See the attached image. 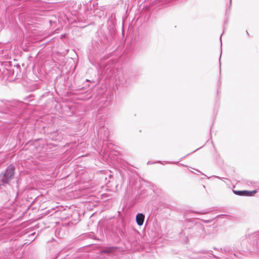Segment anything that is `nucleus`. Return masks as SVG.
<instances>
[{"mask_svg": "<svg viewBox=\"0 0 259 259\" xmlns=\"http://www.w3.org/2000/svg\"><path fill=\"white\" fill-rule=\"evenodd\" d=\"M183 233L194 237H203L205 235L204 226L200 222L195 221L188 222L185 224L184 230L182 231L180 235Z\"/></svg>", "mask_w": 259, "mask_h": 259, "instance_id": "obj_1", "label": "nucleus"}, {"mask_svg": "<svg viewBox=\"0 0 259 259\" xmlns=\"http://www.w3.org/2000/svg\"><path fill=\"white\" fill-rule=\"evenodd\" d=\"M15 170V167L12 164H10L7 167L1 180L2 183L0 184L1 185H4L6 184H8L9 182L13 179Z\"/></svg>", "mask_w": 259, "mask_h": 259, "instance_id": "obj_2", "label": "nucleus"}, {"mask_svg": "<svg viewBox=\"0 0 259 259\" xmlns=\"http://www.w3.org/2000/svg\"><path fill=\"white\" fill-rule=\"evenodd\" d=\"M25 104L21 101H15L7 105L8 112L10 114H17V111L21 108H25Z\"/></svg>", "mask_w": 259, "mask_h": 259, "instance_id": "obj_3", "label": "nucleus"}, {"mask_svg": "<svg viewBox=\"0 0 259 259\" xmlns=\"http://www.w3.org/2000/svg\"><path fill=\"white\" fill-rule=\"evenodd\" d=\"M257 192L256 190L253 191H234V193L238 196H251Z\"/></svg>", "mask_w": 259, "mask_h": 259, "instance_id": "obj_4", "label": "nucleus"}, {"mask_svg": "<svg viewBox=\"0 0 259 259\" xmlns=\"http://www.w3.org/2000/svg\"><path fill=\"white\" fill-rule=\"evenodd\" d=\"M118 247L116 246H108L105 247L101 250L100 252L101 253H105L107 254H112L118 249Z\"/></svg>", "mask_w": 259, "mask_h": 259, "instance_id": "obj_5", "label": "nucleus"}, {"mask_svg": "<svg viewBox=\"0 0 259 259\" xmlns=\"http://www.w3.org/2000/svg\"><path fill=\"white\" fill-rule=\"evenodd\" d=\"M145 220V215L142 213H138L136 217V221L138 226L143 225Z\"/></svg>", "mask_w": 259, "mask_h": 259, "instance_id": "obj_6", "label": "nucleus"}, {"mask_svg": "<svg viewBox=\"0 0 259 259\" xmlns=\"http://www.w3.org/2000/svg\"><path fill=\"white\" fill-rule=\"evenodd\" d=\"M212 211V210L211 208H207V209H205L201 210L200 211H195V212L197 214H205L208 213Z\"/></svg>", "mask_w": 259, "mask_h": 259, "instance_id": "obj_7", "label": "nucleus"}, {"mask_svg": "<svg viewBox=\"0 0 259 259\" xmlns=\"http://www.w3.org/2000/svg\"><path fill=\"white\" fill-rule=\"evenodd\" d=\"M109 136V133L108 131L105 132L104 134V136L103 138V140H107Z\"/></svg>", "mask_w": 259, "mask_h": 259, "instance_id": "obj_8", "label": "nucleus"}, {"mask_svg": "<svg viewBox=\"0 0 259 259\" xmlns=\"http://www.w3.org/2000/svg\"><path fill=\"white\" fill-rule=\"evenodd\" d=\"M224 250L226 252H230L231 251V249L229 247H225L224 248Z\"/></svg>", "mask_w": 259, "mask_h": 259, "instance_id": "obj_9", "label": "nucleus"}, {"mask_svg": "<svg viewBox=\"0 0 259 259\" xmlns=\"http://www.w3.org/2000/svg\"><path fill=\"white\" fill-rule=\"evenodd\" d=\"M110 101H106L105 104H106L105 107L106 109H105V111H107L108 110V108H106V106H108L110 105Z\"/></svg>", "mask_w": 259, "mask_h": 259, "instance_id": "obj_10", "label": "nucleus"}, {"mask_svg": "<svg viewBox=\"0 0 259 259\" xmlns=\"http://www.w3.org/2000/svg\"><path fill=\"white\" fill-rule=\"evenodd\" d=\"M222 215H224V214L218 215L216 217L213 218L212 219H214L215 218H218L220 217Z\"/></svg>", "mask_w": 259, "mask_h": 259, "instance_id": "obj_11", "label": "nucleus"}, {"mask_svg": "<svg viewBox=\"0 0 259 259\" xmlns=\"http://www.w3.org/2000/svg\"><path fill=\"white\" fill-rule=\"evenodd\" d=\"M213 177H215V178H218L220 180H222V178H221V177H219L218 176H213Z\"/></svg>", "mask_w": 259, "mask_h": 259, "instance_id": "obj_12", "label": "nucleus"}, {"mask_svg": "<svg viewBox=\"0 0 259 259\" xmlns=\"http://www.w3.org/2000/svg\"><path fill=\"white\" fill-rule=\"evenodd\" d=\"M56 132H54V133H52V134H51V135H52L53 134V135H55V134H56Z\"/></svg>", "mask_w": 259, "mask_h": 259, "instance_id": "obj_13", "label": "nucleus"}, {"mask_svg": "<svg viewBox=\"0 0 259 259\" xmlns=\"http://www.w3.org/2000/svg\"><path fill=\"white\" fill-rule=\"evenodd\" d=\"M205 222L206 223H207V222H209L210 221H205Z\"/></svg>", "mask_w": 259, "mask_h": 259, "instance_id": "obj_14", "label": "nucleus"}, {"mask_svg": "<svg viewBox=\"0 0 259 259\" xmlns=\"http://www.w3.org/2000/svg\"><path fill=\"white\" fill-rule=\"evenodd\" d=\"M53 140H57V139H54L53 138Z\"/></svg>", "mask_w": 259, "mask_h": 259, "instance_id": "obj_15", "label": "nucleus"}, {"mask_svg": "<svg viewBox=\"0 0 259 259\" xmlns=\"http://www.w3.org/2000/svg\"><path fill=\"white\" fill-rule=\"evenodd\" d=\"M221 58V55L220 56L219 59H220Z\"/></svg>", "mask_w": 259, "mask_h": 259, "instance_id": "obj_16", "label": "nucleus"}, {"mask_svg": "<svg viewBox=\"0 0 259 259\" xmlns=\"http://www.w3.org/2000/svg\"><path fill=\"white\" fill-rule=\"evenodd\" d=\"M221 58V55L220 56L219 59H220Z\"/></svg>", "mask_w": 259, "mask_h": 259, "instance_id": "obj_17", "label": "nucleus"}, {"mask_svg": "<svg viewBox=\"0 0 259 259\" xmlns=\"http://www.w3.org/2000/svg\"><path fill=\"white\" fill-rule=\"evenodd\" d=\"M231 1H232V0H230V4H231Z\"/></svg>", "mask_w": 259, "mask_h": 259, "instance_id": "obj_18", "label": "nucleus"}]
</instances>
